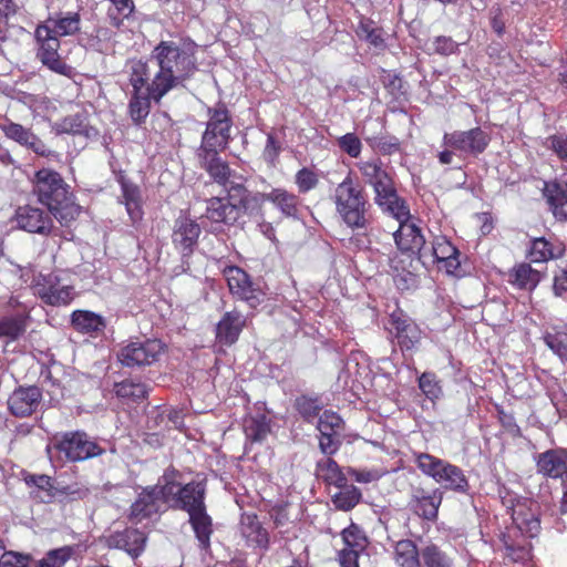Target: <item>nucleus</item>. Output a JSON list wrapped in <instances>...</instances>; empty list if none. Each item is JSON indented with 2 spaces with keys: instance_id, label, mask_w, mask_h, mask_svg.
I'll return each instance as SVG.
<instances>
[{
  "instance_id": "nucleus-30",
  "label": "nucleus",
  "mask_w": 567,
  "mask_h": 567,
  "mask_svg": "<svg viewBox=\"0 0 567 567\" xmlns=\"http://www.w3.org/2000/svg\"><path fill=\"white\" fill-rule=\"evenodd\" d=\"M145 534H111L106 543L110 547L123 549L131 557H138L146 545Z\"/></svg>"
},
{
  "instance_id": "nucleus-27",
  "label": "nucleus",
  "mask_w": 567,
  "mask_h": 567,
  "mask_svg": "<svg viewBox=\"0 0 567 567\" xmlns=\"http://www.w3.org/2000/svg\"><path fill=\"white\" fill-rule=\"evenodd\" d=\"M344 547L339 553L341 567H359V554L367 547L365 534H340Z\"/></svg>"
},
{
  "instance_id": "nucleus-24",
  "label": "nucleus",
  "mask_w": 567,
  "mask_h": 567,
  "mask_svg": "<svg viewBox=\"0 0 567 567\" xmlns=\"http://www.w3.org/2000/svg\"><path fill=\"white\" fill-rule=\"evenodd\" d=\"M51 128L56 135L71 134L83 135L85 137H92L96 135V131L89 125L85 112L68 115L62 120L54 122L51 125Z\"/></svg>"
},
{
  "instance_id": "nucleus-36",
  "label": "nucleus",
  "mask_w": 567,
  "mask_h": 567,
  "mask_svg": "<svg viewBox=\"0 0 567 567\" xmlns=\"http://www.w3.org/2000/svg\"><path fill=\"white\" fill-rule=\"evenodd\" d=\"M122 186V196L124 200V205L126 207V212L133 223H137L143 217L142 210V198L140 188L126 182L124 178H121Z\"/></svg>"
},
{
  "instance_id": "nucleus-5",
  "label": "nucleus",
  "mask_w": 567,
  "mask_h": 567,
  "mask_svg": "<svg viewBox=\"0 0 567 567\" xmlns=\"http://www.w3.org/2000/svg\"><path fill=\"white\" fill-rule=\"evenodd\" d=\"M125 73L132 87L130 100V115L135 123H142L151 111V102L158 103L166 93L154 91V84L147 78V70L140 63H126Z\"/></svg>"
},
{
  "instance_id": "nucleus-25",
  "label": "nucleus",
  "mask_w": 567,
  "mask_h": 567,
  "mask_svg": "<svg viewBox=\"0 0 567 567\" xmlns=\"http://www.w3.org/2000/svg\"><path fill=\"white\" fill-rule=\"evenodd\" d=\"M432 257L450 275L460 267L458 250L444 236H437L432 243Z\"/></svg>"
},
{
  "instance_id": "nucleus-2",
  "label": "nucleus",
  "mask_w": 567,
  "mask_h": 567,
  "mask_svg": "<svg viewBox=\"0 0 567 567\" xmlns=\"http://www.w3.org/2000/svg\"><path fill=\"white\" fill-rule=\"evenodd\" d=\"M80 30V16L76 12H66L56 18H49L40 23L34 32L38 44V58L50 70L66 74L70 71L59 55V37L73 35Z\"/></svg>"
},
{
  "instance_id": "nucleus-1",
  "label": "nucleus",
  "mask_w": 567,
  "mask_h": 567,
  "mask_svg": "<svg viewBox=\"0 0 567 567\" xmlns=\"http://www.w3.org/2000/svg\"><path fill=\"white\" fill-rule=\"evenodd\" d=\"M127 63H140L146 68L157 95L184 85L197 69L190 47L182 48L173 41L158 43L146 61L133 59Z\"/></svg>"
},
{
  "instance_id": "nucleus-42",
  "label": "nucleus",
  "mask_w": 567,
  "mask_h": 567,
  "mask_svg": "<svg viewBox=\"0 0 567 567\" xmlns=\"http://www.w3.org/2000/svg\"><path fill=\"white\" fill-rule=\"evenodd\" d=\"M72 555L73 548L71 546L51 549L44 557L34 561L31 567H63Z\"/></svg>"
},
{
  "instance_id": "nucleus-61",
  "label": "nucleus",
  "mask_w": 567,
  "mask_h": 567,
  "mask_svg": "<svg viewBox=\"0 0 567 567\" xmlns=\"http://www.w3.org/2000/svg\"><path fill=\"white\" fill-rule=\"evenodd\" d=\"M371 146L383 154H393L400 150V144L395 137L368 138Z\"/></svg>"
},
{
  "instance_id": "nucleus-37",
  "label": "nucleus",
  "mask_w": 567,
  "mask_h": 567,
  "mask_svg": "<svg viewBox=\"0 0 567 567\" xmlns=\"http://www.w3.org/2000/svg\"><path fill=\"white\" fill-rule=\"evenodd\" d=\"M509 281L519 289L533 290L540 281V272L523 262L512 269Z\"/></svg>"
},
{
  "instance_id": "nucleus-48",
  "label": "nucleus",
  "mask_w": 567,
  "mask_h": 567,
  "mask_svg": "<svg viewBox=\"0 0 567 567\" xmlns=\"http://www.w3.org/2000/svg\"><path fill=\"white\" fill-rule=\"evenodd\" d=\"M112 8L109 9V17L114 27H120L125 18H128L134 10L133 0H109Z\"/></svg>"
},
{
  "instance_id": "nucleus-18",
  "label": "nucleus",
  "mask_w": 567,
  "mask_h": 567,
  "mask_svg": "<svg viewBox=\"0 0 567 567\" xmlns=\"http://www.w3.org/2000/svg\"><path fill=\"white\" fill-rule=\"evenodd\" d=\"M238 217V206L221 197H213L207 200L206 213L203 216L204 219L210 221L212 231H219L223 224H234Z\"/></svg>"
},
{
  "instance_id": "nucleus-28",
  "label": "nucleus",
  "mask_w": 567,
  "mask_h": 567,
  "mask_svg": "<svg viewBox=\"0 0 567 567\" xmlns=\"http://www.w3.org/2000/svg\"><path fill=\"white\" fill-rule=\"evenodd\" d=\"M544 196L554 216L560 220H567V182L545 183Z\"/></svg>"
},
{
  "instance_id": "nucleus-56",
  "label": "nucleus",
  "mask_w": 567,
  "mask_h": 567,
  "mask_svg": "<svg viewBox=\"0 0 567 567\" xmlns=\"http://www.w3.org/2000/svg\"><path fill=\"white\" fill-rule=\"evenodd\" d=\"M339 147L349 156L357 158L362 148V144L358 136L353 133H348L338 140Z\"/></svg>"
},
{
  "instance_id": "nucleus-6",
  "label": "nucleus",
  "mask_w": 567,
  "mask_h": 567,
  "mask_svg": "<svg viewBox=\"0 0 567 567\" xmlns=\"http://www.w3.org/2000/svg\"><path fill=\"white\" fill-rule=\"evenodd\" d=\"M174 486V493L171 496H177L176 503L188 513L194 532H210L212 518L204 503L206 492L204 482H190L183 487L176 484Z\"/></svg>"
},
{
  "instance_id": "nucleus-47",
  "label": "nucleus",
  "mask_w": 567,
  "mask_h": 567,
  "mask_svg": "<svg viewBox=\"0 0 567 567\" xmlns=\"http://www.w3.org/2000/svg\"><path fill=\"white\" fill-rule=\"evenodd\" d=\"M115 393L118 398L136 401L145 398L147 390L143 383L125 380L115 384Z\"/></svg>"
},
{
  "instance_id": "nucleus-60",
  "label": "nucleus",
  "mask_w": 567,
  "mask_h": 567,
  "mask_svg": "<svg viewBox=\"0 0 567 567\" xmlns=\"http://www.w3.org/2000/svg\"><path fill=\"white\" fill-rule=\"evenodd\" d=\"M349 474L358 482V483H372L379 481L384 474L385 471L380 468H371V470H357L349 468Z\"/></svg>"
},
{
  "instance_id": "nucleus-15",
  "label": "nucleus",
  "mask_w": 567,
  "mask_h": 567,
  "mask_svg": "<svg viewBox=\"0 0 567 567\" xmlns=\"http://www.w3.org/2000/svg\"><path fill=\"white\" fill-rule=\"evenodd\" d=\"M52 216L49 209L45 210L37 206L24 205L18 207L14 218L20 229L31 234L48 236L53 228Z\"/></svg>"
},
{
  "instance_id": "nucleus-52",
  "label": "nucleus",
  "mask_w": 567,
  "mask_h": 567,
  "mask_svg": "<svg viewBox=\"0 0 567 567\" xmlns=\"http://www.w3.org/2000/svg\"><path fill=\"white\" fill-rule=\"evenodd\" d=\"M358 167L369 185H372L375 181H378L381 175L386 174L379 161L360 162L358 163Z\"/></svg>"
},
{
  "instance_id": "nucleus-22",
  "label": "nucleus",
  "mask_w": 567,
  "mask_h": 567,
  "mask_svg": "<svg viewBox=\"0 0 567 567\" xmlns=\"http://www.w3.org/2000/svg\"><path fill=\"white\" fill-rule=\"evenodd\" d=\"M391 324L395 331L398 343L403 350L414 349L421 341L422 331L403 312L396 311L391 315Z\"/></svg>"
},
{
  "instance_id": "nucleus-49",
  "label": "nucleus",
  "mask_w": 567,
  "mask_h": 567,
  "mask_svg": "<svg viewBox=\"0 0 567 567\" xmlns=\"http://www.w3.org/2000/svg\"><path fill=\"white\" fill-rule=\"evenodd\" d=\"M419 388L431 401H435L442 395V386L440 381L437 377L432 372H424L419 378Z\"/></svg>"
},
{
  "instance_id": "nucleus-40",
  "label": "nucleus",
  "mask_w": 567,
  "mask_h": 567,
  "mask_svg": "<svg viewBox=\"0 0 567 567\" xmlns=\"http://www.w3.org/2000/svg\"><path fill=\"white\" fill-rule=\"evenodd\" d=\"M317 475L322 478L326 483L342 487L347 483V478L339 465L331 458L326 457L317 464Z\"/></svg>"
},
{
  "instance_id": "nucleus-55",
  "label": "nucleus",
  "mask_w": 567,
  "mask_h": 567,
  "mask_svg": "<svg viewBox=\"0 0 567 567\" xmlns=\"http://www.w3.org/2000/svg\"><path fill=\"white\" fill-rule=\"evenodd\" d=\"M295 405L306 420H312L321 410V405L318 401L308 396L298 398Z\"/></svg>"
},
{
  "instance_id": "nucleus-11",
  "label": "nucleus",
  "mask_w": 567,
  "mask_h": 567,
  "mask_svg": "<svg viewBox=\"0 0 567 567\" xmlns=\"http://www.w3.org/2000/svg\"><path fill=\"white\" fill-rule=\"evenodd\" d=\"M23 481L30 488L31 497L44 504L51 503L58 494L70 495L73 498H83L87 494L85 488L72 486L58 488L53 485V480L44 474L27 473L23 475Z\"/></svg>"
},
{
  "instance_id": "nucleus-31",
  "label": "nucleus",
  "mask_w": 567,
  "mask_h": 567,
  "mask_svg": "<svg viewBox=\"0 0 567 567\" xmlns=\"http://www.w3.org/2000/svg\"><path fill=\"white\" fill-rule=\"evenodd\" d=\"M198 156L212 178L226 186L233 174L228 165L218 157V152L199 151Z\"/></svg>"
},
{
  "instance_id": "nucleus-50",
  "label": "nucleus",
  "mask_w": 567,
  "mask_h": 567,
  "mask_svg": "<svg viewBox=\"0 0 567 567\" xmlns=\"http://www.w3.org/2000/svg\"><path fill=\"white\" fill-rule=\"evenodd\" d=\"M25 324L20 317H9L0 321V338L17 339L23 333Z\"/></svg>"
},
{
  "instance_id": "nucleus-51",
  "label": "nucleus",
  "mask_w": 567,
  "mask_h": 567,
  "mask_svg": "<svg viewBox=\"0 0 567 567\" xmlns=\"http://www.w3.org/2000/svg\"><path fill=\"white\" fill-rule=\"evenodd\" d=\"M343 421L334 412L324 411L319 419L318 430L320 434L336 433L340 434L342 430Z\"/></svg>"
},
{
  "instance_id": "nucleus-9",
  "label": "nucleus",
  "mask_w": 567,
  "mask_h": 567,
  "mask_svg": "<svg viewBox=\"0 0 567 567\" xmlns=\"http://www.w3.org/2000/svg\"><path fill=\"white\" fill-rule=\"evenodd\" d=\"M231 120L225 107L209 109L199 151L220 152L230 140Z\"/></svg>"
},
{
  "instance_id": "nucleus-39",
  "label": "nucleus",
  "mask_w": 567,
  "mask_h": 567,
  "mask_svg": "<svg viewBox=\"0 0 567 567\" xmlns=\"http://www.w3.org/2000/svg\"><path fill=\"white\" fill-rule=\"evenodd\" d=\"M420 556L416 545L409 539L398 540L394 549V558L401 567H420Z\"/></svg>"
},
{
  "instance_id": "nucleus-19",
  "label": "nucleus",
  "mask_w": 567,
  "mask_h": 567,
  "mask_svg": "<svg viewBox=\"0 0 567 567\" xmlns=\"http://www.w3.org/2000/svg\"><path fill=\"white\" fill-rule=\"evenodd\" d=\"M200 231V226L196 220L187 216H179L175 220L172 235L175 248L178 249L184 256L192 254L198 241Z\"/></svg>"
},
{
  "instance_id": "nucleus-4",
  "label": "nucleus",
  "mask_w": 567,
  "mask_h": 567,
  "mask_svg": "<svg viewBox=\"0 0 567 567\" xmlns=\"http://www.w3.org/2000/svg\"><path fill=\"white\" fill-rule=\"evenodd\" d=\"M331 199L337 214L348 227L363 229L369 226L370 205L363 187L354 181L351 173L336 186Z\"/></svg>"
},
{
  "instance_id": "nucleus-43",
  "label": "nucleus",
  "mask_w": 567,
  "mask_h": 567,
  "mask_svg": "<svg viewBox=\"0 0 567 567\" xmlns=\"http://www.w3.org/2000/svg\"><path fill=\"white\" fill-rule=\"evenodd\" d=\"M419 470L426 476L432 477L435 482L441 478V472L446 461L435 457L429 453H420L415 457Z\"/></svg>"
},
{
  "instance_id": "nucleus-23",
  "label": "nucleus",
  "mask_w": 567,
  "mask_h": 567,
  "mask_svg": "<svg viewBox=\"0 0 567 567\" xmlns=\"http://www.w3.org/2000/svg\"><path fill=\"white\" fill-rule=\"evenodd\" d=\"M255 199L270 202L286 217H297L300 208L299 197L284 188H274L267 194H257Z\"/></svg>"
},
{
  "instance_id": "nucleus-35",
  "label": "nucleus",
  "mask_w": 567,
  "mask_h": 567,
  "mask_svg": "<svg viewBox=\"0 0 567 567\" xmlns=\"http://www.w3.org/2000/svg\"><path fill=\"white\" fill-rule=\"evenodd\" d=\"M71 321L74 329L82 333H97L105 328L104 318L89 310H75Z\"/></svg>"
},
{
  "instance_id": "nucleus-12",
  "label": "nucleus",
  "mask_w": 567,
  "mask_h": 567,
  "mask_svg": "<svg viewBox=\"0 0 567 567\" xmlns=\"http://www.w3.org/2000/svg\"><path fill=\"white\" fill-rule=\"evenodd\" d=\"M375 193V203L394 219H402L409 216V207L405 202L399 197L393 181L386 173L375 181L372 185Z\"/></svg>"
},
{
  "instance_id": "nucleus-58",
  "label": "nucleus",
  "mask_w": 567,
  "mask_h": 567,
  "mask_svg": "<svg viewBox=\"0 0 567 567\" xmlns=\"http://www.w3.org/2000/svg\"><path fill=\"white\" fill-rule=\"evenodd\" d=\"M224 187L227 189L230 198L237 199L243 205L247 203V190L244 187L241 177L233 175Z\"/></svg>"
},
{
  "instance_id": "nucleus-17",
  "label": "nucleus",
  "mask_w": 567,
  "mask_h": 567,
  "mask_svg": "<svg viewBox=\"0 0 567 567\" xmlns=\"http://www.w3.org/2000/svg\"><path fill=\"white\" fill-rule=\"evenodd\" d=\"M411 214L406 218L396 219L399 223L398 230L393 234L394 241L398 248L402 252H408L411 255L417 254V260L420 261L422 258H425V251L423 250V246L425 244V239L421 234L420 228L410 221Z\"/></svg>"
},
{
  "instance_id": "nucleus-62",
  "label": "nucleus",
  "mask_w": 567,
  "mask_h": 567,
  "mask_svg": "<svg viewBox=\"0 0 567 567\" xmlns=\"http://www.w3.org/2000/svg\"><path fill=\"white\" fill-rule=\"evenodd\" d=\"M31 109L35 115L42 116L45 120H51L56 111L55 105L45 97L34 100Z\"/></svg>"
},
{
  "instance_id": "nucleus-29",
  "label": "nucleus",
  "mask_w": 567,
  "mask_h": 567,
  "mask_svg": "<svg viewBox=\"0 0 567 567\" xmlns=\"http://www.w3.org/2000/svg\"><path fill=\"white\" fill-rule=\"evenodd\" d=\"M2 131L6 136L18 142L19 144L31 148L33 152L40 155L47 154L45 144L29 128L23 127L17 123H8L2 125Z\"/></svg>"
},
{
  "instance_id": "nucleus-32",
  "label": "nucleus",
  "mask_w": 567,
  "mask_h": 567,
  "mask_svg": "<svg viewBox=\"0 0 567 567\" xmlns=\"http://www.w3.org/2000/svg\"><path fill=\"white\" fill-rule=\"evenodd\" d=\"M564 250L565 248L561 243H550L543 237L535 238L532 240L528 258L532 262H546L561 257Z\"/></svg>"
},
{
  "instance_id": "nucleus-41",
  "label": "nucleus",
  "mask_w": 567,
  "mask_h": 567,
  "mask_svg": "<svg viewBox=\"0 0 567 567\" xmlns=\"http://www.w3.org/2000/svg\"><path fill=\"white\" fill-rule=\"evenodd\" d=\"M246 437L251 442H262L270 432L269 423L265 415L249 417L245 421Z\"/></svg>"
},
{
  "instance_id": "nucleus-34",
  "label": "nucleus",
  "mask_w": 567,
  "mask_h": 567,
  "mask_svg": "<svg viewBox=\"0 0 567 567\" xmlns=\"http://www.w3.org/2000/svg\"><path fill=\"white\" fill-rule=\"evenodd\" d=\"M440 475L441 478H437L436 483L441 484L445 489L457 493L467 492L468 481L463 470L458 466L446 462Z\"/></svg>"
},
{
  "instance_id": "nucleus-64",
  "label": "nucleus",
  "mask_w": 567,
  "mask_h": 567,
  "mask_svg": "<svg viewBox=\"0 0 567 567\" xmlns=\"http://www.w3.org/2000/svg\"><path fill=\"white\" fill-rule=\"evenodd\" d=\"M280 147L278 146L277 142L275 141L274 136L271 134L267 137V144L264 150V157L269 162L274 163L279 154Z\"/></svg>"
},
{
  "instance_id": "nucleus-53",
  "label": "nucleus",
  "mask_w": 567,
  "mask_h": 567,
  "mask_svg": "<svg viewBox=\"0 0 567 567\" xmlns=\"http://www.w3.org/2000/svg\"><path fill=\"white\" fill-rule=\"evenodd\" d=\"M32 561V557L29 554H22L18 551H6L1 555L0 567H28Z\"/></svg>"
},
{
  "instance_id": "nucleus-38",
  "label": "nucleus",
  "mask_w": 567,
  "mask_h": 567,
  "mask_svg": "<svg viewBox=\"0 0 567 567\" xmlns=\"http://www.w3.org/2000/svg\"><path fill=\"white\" fill-rule=\"evenodd\" d=\"M544 341L563 362H567V326L553 327L546 331Z\"/></svg>"
},
{
  "instance_id": "nucleus-16",
  "label": "nucleus",
  "mask_w": 567,
  "mask_h": 567,
  "mask_svg": "<svg viewBox=\"0 0 567 567\" xmlns=\"http://www.w3.org/2000/svg\"><path fill=\"white\" fill-rule=\"evenodd\" d=\"M35 293L48 305H68L73 299V288L58 274L41 277L35 284Z\"/></svg>"
},
{
  "instance_id": "nucleus-63",
  "label": "nucleus",
  "mask_w": 567,
  "mask_h": 567,
  "mask_svg": "<svg viewBox=\"0 0 567 567\" xmlns=\"http://www.w3.org/2000/svg\"><path fill=\"white\" fill-rule=\"evenodd\" d=\"M339 435L340 434L336 433L321 434L319 442L320 450L327 455L336 453L340 445Z\"/></svg>"
},
{
  "instance_id": "nucleus-10",
  "label": "nucleus",
  "mask_w": 567,
  "mask_h": 567,
  "mask_svg": "<svg viewBox=\"0 0 567 567\" xmlns=\"http://www.w3.org/2000/svg\"><path fill=\"white\" fill-rule=\"evenodd\" d=\"M54 449L63 453L65 458L71 462L84 461L97 456L103 451L82 432L65 433L60 440H56Z\"/></svg>"
},
{
  "instance_id": "nucleus-7",
  "label": "nucleus",
  "mask_w": 567,
  "mask_h": 567,
  "mask_svg": "<svg viewBox=\"0 0 567 567\" xmlns=\"http://www.w3.org/2000/svg\"><path fill=\"white\" fill-rule=\"evenodd\" d=\"M164 478L167 480V474ZM174 483L166 481L164 486L155 485L143 489L137 499L132 504L130 519L137 524L156 515L168 502L171 494L174 493Z\"/></svg>"
},
{
  "instance_id": "nucleus-14",
  "label": "nucleus",
  "mask_w": 567,
  "mask_h": 567,
  "mask_svg": "<svg viewBox=\"0 0 567 567\" xmlns=\"http://www.w3.org/2000/svg\"><path fill=\"white\" fill-rule=\"evenodd\" d=\"M223 272L233 295L246 301L251 308L261 303L264 300L261 288L258 284L252 282L243 269L229 266Z\"/></svg>"
},
{
  "instance_id": "nucleus-44",
  "label": "nucleus",
  "mask_w": 567,
  "mask_h": 567,
  "mask_svg": "<svg viewBox=\"0 0 567 567\" xmlns=\"http://www.w3.org/2000/svg\"><path fill=\"white\" fill-rule=\"evenodd\" d=\"M340 491L332 496V503L338 509L349 511L353 508L361 498V492L353 485L339 487Z\"/></svg>"
},
{
  "instance_id": "nucleus-59",
  "label": "nucleus",
  "mask_w": 567,
  "mask_h": 567,
  "mask_svg": "<svg viewBox=\"0 0 567 567\" xmlns=\"http://www.w3.org/2000/svg\"><path fill=\"white\" fill-rule=\"evenodd\" d=\"M545 145L561 159L567 161V134H556L546 138Z\"/></svg>"
},
{
  "instance_id": "nucleus-57",
  "label": "nucleus",
  "mask_w": 567,
  "mask_h": 567,
  "mask_svg": "<svg viewBox=\"0 0 567 567\" xmlns=\"http://www.w3.org/2000/svg\"><path fill=\"white\" fill-rule=\"evenodd\" d=\"M458 44L450 37L440 35L431 42V50L441 55H450L456 52Z\"/></svg>"
},
{
  "instance_id": "nucleus-26",
  "label": "nucleus",
  "mask_w": 567,
  "mask_h": 567,
  "mask_svg": "<svg viewBox=\"0 0 567 567\" xmlns=\"http://www.w3.org/2000/svg\"><path fill=\"white\" fill-rule=\"evenodd\" d=\"M538 472L551 478L563 477L567 473V453L550 450L542 453L537 460Z\"/></svg>"
},
{
  "instance_id": "nucleus-8",
  "label": "nucleus",
  "mask_w": 567,
  "mask_h": 567,
  "mask_svg": "<svg viewBox=\"0 0 567 567\" xmlns=\"http://www.w3.org/2000/svg\"><path fill=\"white\" fill-rule=\"evenodd\" d=\"M489 142V133L481 127L454 131L443 135V146L454 150L460 158L478 156L487 148Z\"/></svg>"
},
{
  "instance_id": "nucleus-45",
  "label": "nucleus",
  "mask_w": 567,
  "mask_h": 567,
  "mask_svg": "<svg viewBox=\"0 0 567 567\" xmlns=\"http://www.w3.org/2000/svg\"><path fill=\"white\" fill-rule=\"evenodd\" d=\"M425 567H453V559L436 545H429L421 550Z\"/></svg>"
},
{
  "instance_id": "nucleus-21",
  "label": "nucleus",
  "mask_w": 567,
  "mask_h": 567,
  "mask_svg": "<svg viewBox=\"0 0 567 567\" xmlns=\"http://www.w3.org/2000/svg\"><path fill=\"white\" fill-rule=\"evenodd\" d=\"M42 393L38 386L19 388L8 399L11 413L19 417L32 414L40 404Z\"/></svg>"
},
{
  "instance_id": "nucleus-46",
  "label": "nucleus",
  "mask_w": 567,
  "mask_h": 567,
  "mask_svg": "<svg viewBox=\"0 0 567 567\" xmlns=\"http://www.w3.org/2000/svg\"><path fill=\"white\" fill-rule=\"evenodd\" d=\"M357 34L360 39L365 40L377 49L384 47L382 30L375 27L374 22L371 20H361L357 29Z\"/></svg>"
},
{
  "instance_id": "nucleus-3",
  "label": "nucleus",
  "mask_w": 567,
  "mask_h": 567,
  "mask_svg": "<svg viewBox=\"0 0 567 567\" xmlns=\"http://www.w3.org/2000/svg\"><path fill=\"white\" fill-rule=\"evenodd\" d=\"M34 194L61 225H69L80 214L81 208L75 204L69 185L54 171L43 168L37 172Z\"/></svg>"
},
{
  "instance_id": "nucleus-13",
  "label": "nucleus",
  "mask_w": 567,
  "mask_h": 567,
  "mask_svg": "<svg viewBox=\"0 0 567 567\" xmlns=\"http://www.w3.org/2000/svg\"><path fill=\"white\" fill-rule=\"evenodd\" d=\"M163 351V344L158 340H136L123 347L118 359L126 367H143L154 363Z\"/></svg>"
},
{
  "instance_id": "nucleus-54",
  "label": "nucleus",
  "mask_w": 567,
  "mask_h": 567,
  "mask_svg": "<svg viewBox=\"0 0 567 567\" xmlns=\"http://www.w3.org/2000/svg\"><path fill=\"white\" fill-rule=\"evenodd\" d=\"M296 184L300 193H308L318 184L317 174L309 168H301L296 174Z\"/></svg>"
},
{
  "instance_id": "nucleus-33",
  "label": "nucleus",
  "mask_w": 567,
  "mask_h": 567,
  "mask_svg": "<svg viewBox=\"0 0 567 567\" xmlns=\"http://www.w3.org/2000/svg\"><path fill=\"white\" fill-rule=\"evenodd\" d=\"M413 498L416 502V511L426 520H434L437 516L439 507L442 503V493L439 489L429 493L422 488H417L413 493Z\"/></svg>"
},
{
  "instance_id": "nucleus-20",
  "label": "nucleus",
  "mask_w": 567,
  "mask_h": 567,
  "mask_svg": "<svg viewBox=\"0 0 567 567\" xmlns=\"http://www.w3.org/2000/svg\"><path fill=\"white\" fill-rule=\"evenodd\" d=\"M246 321V317L238 310L225 312L215 328L216 342L226 347L236 343Z\"/></svg>"
}]
</instances>
